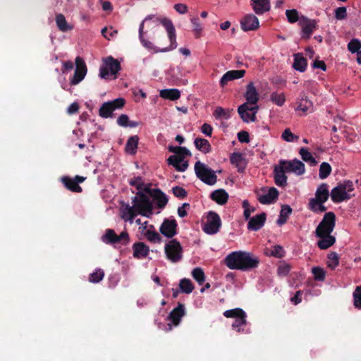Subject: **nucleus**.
<instances>
[{"label": "nucleus", "mask_w": 361, "mask_h": 361, "mask_svg": "<svg viewBox=\"0 0 361 361\" xmlns=\"http://www.w3.org/2000/svg\"><path fill=\"white\" fill-rule=\"evenodd\" d=\"M139 38L143 47L155 52H166L177 47L176 34L172 21L154 15L147 16L139 27Z\"/></svg>", "instance_id": "nucleus-1"}, {"label": "nucleus", "mask_w": 361, "mask_h": 361, "mask_svg": "<svg viewBox=\"0 0 361 361\" xmlns=\"http://www.w3.org/2000/svg\"><path fill=\"white\" fill-rule=\"evenodd\" d=\"M224 262L230 269L248 271L259 266V259L251 252L234 251L226 257Z\"/></svg>", "instance_id": "nucleus-2"}, {"label": "nucleus", "mask_w": 361, "mask_h": 361, "mask_svg": "<svg viewBox=\"0 0 361 361\" xmlns=\"http://www.w3.org/2000/svg\"><path fill=\"white\" fill-rule=\"evenodd\" d=\"M305 164L298 159L292 160L280 159L278 164L274 166V180H287V173H294L300 176L305 173Z\"/></svg>", "instance_id": "nucleus-3"}, {"label": "nucleus", "mask_w": 361, "mask_h": 361, "mask_svg": "<svg viewBox=\"0 0 361 361\" xmlns=\"http://www.w3.org/2000/svg\"><path fill=\"white\" fill-rule=\"evenodd\" d=\"M166 258L172 263H177L183 259V247L176 239L169 240L164 246Z\"/></svg>", "instance_id": "nucleus-4"}, {"label": "nucleus", "mask_w": 361, "mask_h": 361, "mask_svg": "<svg viewBox=\"0 0 361 361\" xmlns=\"http://www.w3.org/2000/svg\"><path fill=\"white\" fill-rule=\"evenodd\" d=\"M336 225V215L332 212H326L315 230L316 236L331 234Z\"/></svg>", "instance_id": "nucleus-5"}, {"label": "nucleus", "mask_w": 361, "mask_h": 361, "mask_svg": "<svg viewBox=\"0 0 361 361\" xmlns=\"http://www.w3.org/2000/svg\"><path fill=\"white\" fill-rule=\"evenodd\" d=\"M137 195L138 197H135L133 202L139 214L146 216H148V214H152L153 207L149 196L140 190L137 192Z\"/></svg>", "instance_id": "nucleus-6"}, {"label": "nucleus", "mask_w": 361, "mask_h": 361, "mask_svg": "<svg viewBox=\"0 0 361 361\" xmlns=\"http://www.w3.org/2000/svg\"><path fill=\"white\" fill-rule=\"evenodd\" d=\"M102 240L106 244L127 245L130 242V237L127 231H123L117 235L113 229L108 228L102 237Z\"/></svg>", "instance_id": "nucleus-7"}, {"label": "nucleus", "mask_w": 361, "mask_h": 361, "mask_svg": "<svg viewBox=\"0 0 361 361\" xmlns=\"http://www.w3.org/2000/svg\"><path fill=\"white\" fill-rule=\"evenodd\" d=\"M121 64L117 59L112 56H108L103 60V65L99 68V76L107 79L109 73L116 75L121 70Z\"/></svg>", "instance_id": "nucleus-8"}, {"label": "nucleus", "mask_w": 361, "mask_h": 361, "mask_svg": "<svg viewBox=\"0 0 361 361\" xmlns=\"http://www.w3.org/2000/svg\"><path fill=\"white\" fill-rule=\"evenodd\" d=\"M195 172L197 178L200 180H216V173H221V171H214L207 164L197 161L194 166Z\"/></svg>", "instance_id": "nucleus-9"}, {"label": "nucleus", "mask_w": 361, "mask_h": 361, "mask_svg": "<svg viewBox=\"0 0 361 361\" xmlns=\"http://www.w3.org/2000/svg\"><path fill=\"white\" fill-rule=\"evenodd\" d=\"M126 104L123 98H117L111 102H104L100 107L99 114L102 118H109L116 109H122Z\"/></svg>", "instance_id": "nucleus-10"}, {"label": "nucleus", "mask_w": 361, "mask_h": 361, "mask_svg": "<svg viewBox=\"0 0 361 361\" xmlns=\"http://www.w3.org/2000/svg\"><path fill=\"white\" fill-rule=\"evenodd\" d=\"M221 226V220L219 215L213 211L209 212L207 223L203 228L204 231L207 234L213 235L219 231Z\"/></svg>", "instance_id": "nucleus-11"}, {"label": "nucleus", "mask_w": 361, "mask_h": 361, "mask_svg": "<svg viewBox=\"0 0 361 361\" xmlns=\"http://www.w3.org/2000/svg\"><path fill=\"white\" fill-rule=\"evenodd\" d=\"M191 152L189 154L178 153L177 154L171 155L168 159V164L173 166L177 171L183 172L188 167V161L185 160L186 157H190Z\"/></svg>", "instance_id": "nucleus-12"}, {"label": "nucleus", "mask_w": 361, "mask_h": 361, "mask_svg": "<svg viewBox=\"0 0 361 361\" xmlns=\"http://www.w3.org/2000/svg\"><path fill=\"white\" fill-rule=\"evenodd\" d=\"M75 63L76 67L74 71V75L71 80V85H76L80 82L86 75L87 71L86 64L81 57L77 56L75 58Z\"/></svg>", "instance_id": "nucleus-13"}, {"label": "nucleus", "mask_w": 361, "mask_h": 361, "mask_svg": "<svg viewBox=\"0 0 361 361\" xmlns=\"http://www.w3.org/2000/svg\"><path fill=\"white\" fill-rule=\"evenodd\" d=\"M264 194H260L257 192L258 201L263 204H269L274 202L279 197V191L276 188H262L261 189Z\"/></svg>", "instance_id": "nucleus-14"}, {"label": "nucleus", "mask_w": 361, "mask_h": 361, "mask_svg": "<svg viewBox=\"0 0 361 361\" xmlns=\"http://www.w3.org/2000/svg\"><path fill=\"white\" fill-rule=\"evenodd\" d=\"M178 224L176 219H164L160 226V233L166 238H172L177 234Z\"/></svg>", "instance_id": "nucleus-15"}, {"label": "nucleus", "mask_w": 361, "mask_h": 361, "mask_svg": "<svg viewBox=\"0 0 361 361\" xmlns=\"http://www.w3.org/2000/svg\"><path fill=\"white\" fill-rule=\"evenodd\" d=\"M302 27V38L308 39L314 30L317 28V21L305 16H301L300 24Z\"/></svg>", "instance_id": "nucleus-16"}, {"label": "nucleus", "mask_w": 361, "mask_h": 361, "mask_svg": "<svg viewBox=\"0 0 361 361\" xmlns=\"http://www.w3.org/2000/svg\"><path fill=\"white\" fill-rule=\"evenodd\" d=\"M259 25L258 18L253 14H247L240 20L241 28L244 31L255 30Z\"/></svg>", "instance_id": "nucleus-17"}, {"label": "nucleus", "mask_w": 361, "mask_h": 361, "mask_svg": "<svg viewBox=\"0 0 361 361\" xmlns=\"http://www.w3.org/2000/svg\"><path fill=\"white\" fill-rule=\"evenodd\" d=\"M347 188H342V185L335 187L331 192V197L334 202L339 203L350 199L351 195L346 192Z\"/></svg>", "instance_id": "nucleus-18"}, {"label": "nucleus", "mask_w": 361, "mask_h": 361, "mask_svg": "<svg viewBox=\"0 0 361 361\" xmlns=\"http://www.w3.org/2000/svg\"><path fill=\"white\" fill-rule=\"evenodd\" d=\"M267 214L262 212L251 217L247 224V229L250 231H259L265 224Z\"/></svg>", "instance_id": "nucleus-19"}, {"label": "nucleus", "mask_w": 361, "mask_h": 361, "mask_svg": "<svg viewBox=\"0 0 361 361\" xmlns=\"http://www.w3.org/2000/svg\"><path fill=\"white\" fill-rule=\"evenodd\" d=\"M185 313L184 305L178 303V306L169 313L167 319L171 321L174 326H178L180 322L181 318L185 315Z\"/></svg>", "instance_id": "nucleus-20"}, {"label": "nucleus", "mask_w": 361, "mask_h": 361, "mask_svg": "<svg viewBox=\"0 0 361 361\" xmlns=\"http://www.w3.org/2000/svg\"><path fill=\"white\" fill-rule=\"evenodd\" d=\"M246 102L250 104H256L259 100V95L257 92L253 82H249L246 86V92L244 95Z\"/></svg>", "instance_id": "nucleus-21"}, {"label": "nucleus", "mask_w": 361, "mask_h": 361, "mask_svg": "<svg viewBox=\"0 0 361 361\" xmlns=\"http://www.w3.org/2000/svg\"><path fill=\"white\" fill-rule=\"evenodd\" d=\"M133 257L137 259L146 257L149 253V247L142 242L135 243L133 245Z\"/></svg>", "instance_id": "nucleus-22"}, {"label": "nucleus", "mask_w": 361, "mask_h": 361, "mask_svg": "<svg viewBox=\"0 0 361 361\" xmlns=\"http://www.w3.org/2000/svg\"><path fill=\"white\" fill-rule=\"evenodd\" d=\"M297 103V110L301 111L304 113H307L313 109V103L307 98V96L305 92H301L300 94Z\"/></svg>", "instance_id": "nucleus-23"}, {"label": "nucleus", "mask_w": 361, "mask_h": 361, "mask_svg": "<svg viewBox=\"0 0 361 361\" xmlns=\"http://www.w3.org/2000/svg\"><path fill=\"white\" fill-rule=\"evenodd\" d=\"M249 103H243L240 106H239L238 109V112L242 120L245 122H248V117L250 116V114L248 111L257 113L259 109V106L256 104H253V106L250 107L248 105Z\"/></svg>", "instance_id": "nucleus-24"}, {"label": "nucleus", "mask_w": 361, "mask_h": 361, "mask_svg": "<svg viewBox=\"0 0 361 361\" xmlns=\"http://www.w3.org/2000/svg\"><path fill=\"white\" fill-rule=\"evenodd\" d=\"M209 197L219 205L225 204L228 200V194L224 189H217L213 191Z\"/></svg>", "instance_id": "nucleus-25"}, {"label": "nucleus", "mask_w": 361, "mask_h": 361, "mask_svg": "<svg viewBox=\"0 0 361 361\" xmlns=\"http://www.w3.org/2000/svg\"><path fill=\"white\" fill-rule=\"evenodd\" d=\"M254 11L258 15L270 10L269 0H251Z\"/></svg>", "instance_id": "nucleus-26"}, {"label": "nucleus", "mask_w": 361, "mask_h": 361, "mask_svg": "<svg viewBox=\"0 0 361 361\" xmlns=\"http://www.w3.org/2000/svg\"><path fill=\"white\" fill-rule=\"evenodd\" d=\"M293 56V68L300 72H304L306 70L307 66V59L303 56L302 54L301 53L295 54Z\"/></svg>", "instance_id": "nucleus-27"}, {"label": "nucleus", "mask_w": 361, "mask_h": 361, "mask_svg": "<svg viewBox=\"0 0 361 361\" xmlns=\"http://www.w3.org/2000/svg\"><path fill=\"white\" fill-rule=\"evenodd\" d=\"M157 207L163 209L168 203L166 195L160 190L154 189L152 193Z\"/></svg>", "instance_id": "nucleus-28"}, {"label": "nucleus", "mask_w": 361, "mask_h": 361, "mask_svg": "<svg viewBox=\"0 0 361 361\" xmlns=\"http://www.w3.org/2000/svg\"><path fill=\"white\" fill-rule=\"evenodd\" d=\"M320 238L319 240L317 242V246L321 250H326L331 246H332L335 242L336 238L334 236L331 235V234L327 235H323V236H317Z\"/></svg>", "instance_id": "nucleus-29"}, {"label": "nucleus", "mask_w": 361, "mask_h": 361, "mask_svg": "<svg viewBox=\"0 0 361 361\" xmlns=\"http://www.w3.org/2000/svg\"><path fill=\"white\" fill-rule=\"evenodd\" d=\"M292 212L293 209L289 205L283 204L281 206L279 217L276 221V224L279 226H282L285 224L287 222L289 216L292 214Z\"/></svg>", "instance_id": "nucleus-30"}, {"label": "nucleus", "mask_w": 361, "mask_h": 361, "mask_svg": "<svg viewBox=\"0 0 361 361\" xmlns=\"http://www.w3.org/2000/svg\"><path fill=\"white\" fill-rule=\"evenodd\" d=\"M329 197V192L328 185L326 184H322L317 188L315 192V199L318 200L320 202L324 203L327 201Z\"/></svg>", "instance_id": "nucleus-31"}, {"label": "nucleus", "mask_w": 361, "mask_h": 361, "mask_svg": "<svg viewBox=\"0 0 361 361\" xmlns=\"http://www.w3.org/2000/svg\"><path fill=\"white\" fill-rule=\"evenodd\" d=\"M160 97L165 99L176 101L180 97V92L177 89H165L160 91Z\"/></svg>", "instance_id": "nucleus-32"}, {"label": "nucleus", "mask_w": 361, "mask_h": 361, "mask_svg": "<svg viewBox=\"0 0 361 361\" xmlns=\"http://www.w3.org/2000/svg\"><path fill=\"white\" fill-rule=\"evenodd\" d=\"M139 141V137L137 135L130 136L127 140L126 145V152L128 154L134 155L137 152V145Z\"/></svg>", "instance_id": "nucleus-33"}, {"label": "nucleus", "mask_w": 361, "mask_h": 361, "mask_svg": "<svg viewBox=\"0 0 361 361\" xmlns=\"http://www.w3.org/2000/svg\"><path fill=\"white\" fill-rule=\"evenodd\" d=\"M194 144L195 147L204 154H207L211 152V145L206 139L197 137L195 140Z\"/></svg>", "instance_id": "nucleus-34"}, {"label": "nucleus", "mask_w": 361, "mask_h": 361, "mask_svg": "<svg viewBox=\"0 0 361 361\" xmlns=\"http://www.w3.org/2000/svg\"><path fill=\"white\" fill-rule=\"evenodd\" d=\"M234 322L232 324V328L238 333L243 332L244 329L247 325V314L243 313L240 317L234 319Z\"/></svg>", "instance_id": "nucleus-35"}, {"label": "nucleus", "mask_w": 361, "mask_h": 361, "mask_svg": "<svg viewBox=\"0 0 361 361\" xmlns=\"http://www.w3.org/2000/svg\"><path fill=\"white\" fill-rule=\"evenodd\" d=\"M299 154L301 156L302 159L310 164L312 166H315L317 164V161L315 158L312 156V154L309 152V150L305 147H302L299 150Z\"/></svg>", "instance_id": "nucleus-36"}, {"label": "nucleus", "mask_w": 361, "mask_h": 361, "mask_svg": "<svg viewBox=\"0 0 361 361\" xmlns=\"http://www.w3.org/2000/svg\"><path fill=\"white\" fill-rule=\"evenodd\" d=\"M56 23L59 30L62 32H67L72 29V27L68 24L65 16L61 13L56 16Z\"/></svg>", "instance_id": "nucleus-37"}, {"label": "nucleus", "mask_w": 361, "mask_h": 361, "mask_svg": "<svg viewBox=\"0 0 361 361\" xmlns=\"http://www.w3.org/2000/svg\"><path fill=\"white\" fill-rule=\"evenodd\" d=\"M180 289L183 293L189 294L192 292L194 286L191 281L188 279H183L179 283Z\"/></svg>", "instance_id": "nucleus-38"}, {"label": "nucleus", "mask_w": 361, "mask_h": 361, "mask_svg": "<svg viewBox=\"0 0 361 361\" xmlns=\"http://www.w3.org/2000/svg\"><path fill=\"white\" fill-rule=\"evenodd\" d=\"M104 277V271L102 269H96L89 276V281L93 283L100 282Z\"/></svg>", "instance_id": "nucleus-39"}, {"label": "nucleus", "mask_w": 361, "mask_h": 361, "mask_svg": "<svg viewBox=\"0 0 361 361\" xmlns=\"http://www.w3.org/2000/svg\"><path fill=\"white\" fill-rule=\"evenodd\" d=\"M193 279L200 284L202 285L205 281V274L200 267L195 268L192 271Z\"/></svg>", "instance_id": "nucleus-40"}, {"label": "nucleus", "mask_w": 361, "mask_h": 361, "mask_svg": "<svg viewBox=\"0 0 361 361\" xmlns=\"http://www.w3.org/2000/svg\"><path fill=\"white\" fill-rule=\"evenodd\" d=\"M145 236L147 240L153 243H159L161 240L160 235L157 231L150 229L145 232Z\"/></svg>", "instance_id": "nucleus-41"}, {"label": "nucleus", "mask_w": 361, "mask_h": 361, "mask_svg": "<svg viewBox=\"0 0 361 361\" xmlns=\"http://www.w3.org/2000/svg\"><path fill=\"white\" fill-rule=\"evenodd\" d=\"M331 171V166L327 162H322L319 166V178L321 179L326 178Z\"/></svg>", "instance_id": "nucleus-42"}, {"label": "nucleus", "mask_w": 361, "mask_h": 361, "mask_svg": "<svg viewBox=\"0 0 361 361\" xmlns=\"http://www.w3.org/2000/svg\"><path fill=\"white\" fill-rule=\"evenodd\" d=\"M328 267L331 269H335L339 264V257L336 252H331L328 255Z\"/></svg>", "instance_id": "nucleus-43"}, {"label": "nucleus", "mask_w": 361, "mask_h": 361, "mask_svg": "<svg viewBox=\"0 0 361 361\" xmlns=\"http://www.w3.org/2000/svg\"><path fill=\"white\" fill-rule=\"evenodd\" d=\"M213 116L216 119H228L230 118V112L229 110H226L221 106H217L213 113Z\"/></svg>", "instance_id": "nucleus-44"}, {"label": "nucleus", "mask_w": 361, "mask_h": 361, "mask_svg": "<svg viewBox=\"0 0 361 361\" xmlns=\"http://www.w3.org/2000/svg\"><path fill=\"white\" fill-rule=\"evenodd\" d=\"M245 312L241 308H234L226 310L223 314L226 318L235 319L240 317Z\"/></svg>", "instance_id": "nucleus-45"}, {"label": "nucleus", "mask_w": 361, "mask_h": 361, "mask_svg": "<svg viewBox=\"0 0 361 361\" xmlns=\"http://www.w3.org/2000/svg\"><path fill=\"white\" fill-rule=\"evenodd\" d=\"M361 48V41L358 39H353L348 44V49L353 54L360 51Z\"/></svg>", "instance_id": "nucleus-46"}, {"label": "nucleus", "mask_w": 361, "mask_h": 361, "mask_svg": "<svg viewBox=\"0 0 361 361\" xmlns=\"http://www.w3.org/2000/svg\"><path fill=\"white\" fill-rule=\"evenodd\" d=\"M286 16L289 23H294L297 21L300 22L298 11L295 9H290L286 11Z\"/></svg>", "instance_id": "nucleus-47"}, {"label": "nucleus", "mask_w": 361, "mask_h": 361, "mask_svg": "<svg viewBox=\"0 0 361 361\" xmlns=\"http://www.w3.org/2000/svg\"><path fill=\"white\" fill-rule=\"evenodd\" d=\"M191 23L192 24V31L196 38H199L200 37V33L202 30L201 24L200 23V19L198 18H193L191 19Z\"/></svg>", "instance_id": "nucleus-48"}, {"label": "nucleus", "mask_w": 361, "mask_h": 361, "mask_svg": "<svg viewBox=\"0 0 361 361\" xmlns=\"http://www.w3.org/2000/svg\"><path fill=\"white\" fill-rule=\"evenodd\" d=\"M353 300L355 307L361 309V286H357L354 290Z\"/></svg>", "instance_id": "nucleus-49"}, {"label": "nucleus", "mask_w": 361, "mask_h": 361, "mask_svg": "<svg viewBox=\"0 0 361 361\" xmlns=\"http://www.w3.org/2000/svg\"><path fill=\"white\" fill-rule=\"evenodd\" d=\"M271 100L276 105L281 106L283 105L286 100L285 95L283 94L273 92L271 94Z\"/></svg>", "instance_id": "nucleus-50"}, {"label": "nucleus", "mask_w": 361, "mask_h": 361, "mask_svg": "<svg viewBox=\"0 0 361 361\" xmlns=\"http://www.w3.org/2000/svg\"><path fill=\"white\" fill-rule=\"evenodd\" d=\"M80 182H63L65 188L75 192H80L81 187L79 185Z\"/></svg>", "instance_id": "nucleus-51"}, {"label": "nucleus", "mask_w": 361, "mask_h": 361, "mask_svg": "<svg viewBox=\"0 0 361 361\" xmlns=\"http://www.w3.org/2000/svg\"><path fill=\"white\" fill-rule=\"evenodd\" d=\"M335 18L342 20L347 18V9L345 6L338 7L334 10Z\"/></svg>", "instance_id": "nucleus-52"}, {"label": "nucleus", "mask_w": 361, "mask_h": 361, "mask_svg": "<svg viewBox=\"0 0 361 361\" xmlns=\"http://www.w3.org/2000/svg\"><path fill=\"white\" fill-rule=\"evenodd\" d=\"M290 270V266L285 262H281L277 269L278 274L281 276H286Z\"/></svg>", "instance_id": "nucleus-53"}, {"label": "nucleus", "mask_w": 361, "mask_h": 361, "mask_svg": "<svg viewBox=\"0 0 361 361\" xmlns=\"http://www.w3.org/2000/svg\"><path fill=\"white\" fill-rule=\"evenodd\" d=\"M270 255L277 258H282L285 255V251L282 246L274 245L271 250Z\"/></svg>", "instance_id": "nucleus-54"}, {"label": "nucleus", "mask_w": 361, "mask_h": 361, "mask_svg": "<svg viewBox=\"0 0 361 361\" xmlns=\"http://www.w3.org/2000/svg\"><path fill=\"white\" fill-rule=\"evenodd\" d=\"M312 274H314V279L317 281H324L325 279V272L321 267H316L312 268Z\"/></svg>", "instance_id": "nucleus-55"}, {"label": "nucleus", "mask_w": 361, "mask_h": 361, "mask_svg": "<svg viewBox=\"0 0 361 361\" xmlns=\"http://www.w3.org/2000/svg\"><path fill=\"white\" fill-rule=\"evenodd\" d=\"M281 137L286 142H293L294 140H298V136L295 135L289 128L285 129L281 135Z\"/></svg>", "instance_id": "nucleus-56"}, {"label": "nucleus", "mask_w": 361, "mask_h": 361, "mask_svg": "<svg viewBox=\"0 0 361 361\" xmlns=\"http://www.w3.org/2000/svg\"><path fill=\"white\" fill-rule=\"evenodd\" d=\"M230 160L232 164H235L238 167H240L243 164V159L240 153L232 154Z\"/></svg>", "instance_id": "nucleus-57"}, {"label": "nucleus", "mask_w": 361, "mask_h": 361, "mask_svg": "<svg viewBox=\"0 0 361 361\" xmlns=\"http://www.w3.org/2000/svg\"><path fill=\"white\" fill-rule=\"evenodd\" d=\"M169 151L174 153V154H177L181 152H183L184 154H189V150L186 147L179 146L171 145L169 147Z\"/></svg>", "instance_id": "nucleus-58"}, {"label": "nucleus", "mask_w": 361, "mask_h": 361, "mask_svg": "<svg viewBox=\"0 0 361 361\" xmlns=\"http://www.w3.org/2000/svg\"><path fill=\"white\" fill-rule=\"evenodd\" d=\"M173 195L180 198H183L186 196L187 192L181 187L176 186L172 188Z\"/></svg>", "instance_id": "nucleus-59"}, {"label": "nucleus", "mask_w": 361, "mask_h": 361, "mask_svg": "<svg viewBox=\"0 0 361 361\" xmlns=\"http://www.w3.org/2000/svg\"><path fill=\"white\" fill-rule=\"evenodd\" d=\"M118 33V31L116 30H114L112 27H110V32H108V28L104 27L102 30V35L107 39L108 40L110 39L109 37H113L116 35Z\"/></svg>", "instance_id": "nucleus-60"}, {"label": "nucleus", "mask_w": 361, "mask_h": 361, "mask_svg": "<svg viewBox=\"0 0 361 361\" xmlns=\"http://www.w3.org/2000/svg\"><path fill=\"white\" fill-rule=\"evenodd\" d=\"M238 139L242 143H248L250 142L249 133L247 131L242 130L238 133Z\"/></svg>", "instance_id": "nucleus-61"}, {"label": "nucleus", "mask_w": 361, "mask_h": 361, "mask_svg": "<svg viewBox=\"0 0 361 361\" xmlns=\"http://www.w3.org/2000/svg\"><path fill=\"white\" fill-rule=\"evenodd\" d=\"M321 203L322 202H320L318 200L315 198H311L308 203V209L314 213L317 212V209Z\"/></svg>", "instance_id": "nucleus-62"}, {"label": "nucleus", "mask_w": 361, "mask_h": 361, "mask_svg": "<svg viewBox=\"0 0 361 361\" xmlns=\"http://www.w3.org/2000/svg\"><path fill=\"white\" fill-rule=\"evenodd\" d=\"M129 118L126 114H121L117 119V123L123 127H127L128 124Z\"/></svg>", "instance_id": "nucleus-63"}, {"label": "nucleus", "mask_w": 361, "mask_h": 361, "mask_svg": "<svg viewBox=\"0 0 361 361\" xmlns=\"http://www.w3.org/2000/svg\"><path fill=\"white\" fill-rule=\"evenodd\" d=\"M229 73H231V76L233 80L239 79L243 78L245 74V70H232L228 71Z\"/></svg>", "instance_id": "nucleus-64"}]
</instances>
